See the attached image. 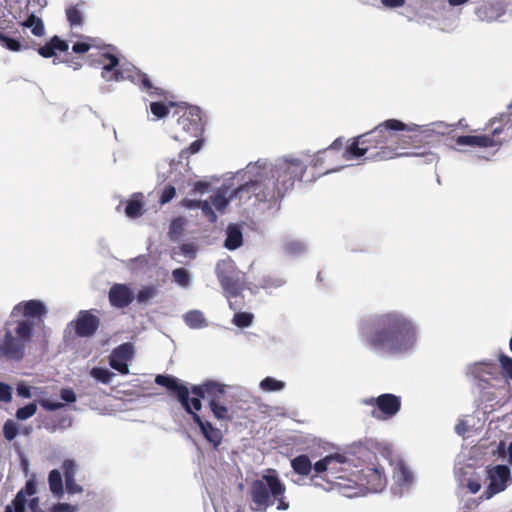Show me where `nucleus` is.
<instances>
[{
    "instance_id": "obj_1",
    "label": "nucleus",
    "mask_w": 512,
    "mask_h": 512,
    "mask_svg": "<svg viewBox=\"0 0 512 512\" xmlns=\"http://www.w3.org/2000/svg\"><path fill=\"white\" fill-rule=\"evenodd\" d=\"M409 130L408 126L400 120H385L374 129L354 137L342 152V158L353 160L364 156L370 161H386L396 157L419 155L404 151L407 142L401 138L400 133ZM420 155H428V153ZM429 155L432 154L429 153Z\"/></svg>"
},
{
    "instance_id": "obj_2",
    "label": "nucleus",
    "mask_w": 512,
    "mask_h": 512,
    "mask_svg": "<svg viewBox=\"0 0 512 512\" xmlns=\"http://www.w3.org/2000/svg\"><path fill=\"white\" fill-rule=\"evenodd\" d=\"M360 331L372 349L390 355L409 351L417 341L415 323L398 311L375 315L361 324Z\"/></svg>"
},
{
    "instance_id": "obj_3",
    "label": "nucleus",
    "mask_w": 512,
    "mask_h": 512,
    "mask_svg": "<svg viewBox=\"0 0 512 512\" xmlns=\"http://www.w3.org/2000/svg\"><path fill=\"white\" fill-rule=\"evenodd\" d=\"M285 493V484L275 470L269 469L267 474L252 481L250 485L252 509L256 512H266L269 507L277 503L278 510H288L290 505L286 500Z\"/></svg>"
},
{
    "instance_id": "obj_4",
    "label": "nucleus",
    "mask_w": 512,
    "mask_h": 512,
    "mask_svg": "<svg viewBox=\"0 0 512 512\" xmlns=\"http://www.w3.org/2000/svg\"><path fill=\"white\" fill-rule=\"evenodd\" d=\"M175 109L173 117H176V128L173 138L176 141H186L191 137H199L203 133L201 111L199 107L185 103L175 104L170 102Z\"/></svg>"
},
{
    "instance_id": "obj_5",
    "label": "nucleus",
    "mask_w": 512,
    "mask_h": 512,
    "mask_svg": "<svg viewBox=\"0 0 512 512\" xmlns=\"http://www.w3.org/2000/svg\"><path fill=\"white\" fill-rule=\"evenodd\" d=\"M348 483H339V486L345 488H359L360 491L380 492L386 484L387 479L384 468L380 465H368L361 469L351 471Z\"/></svg>"
},
{
    "instance_id": "obj_6",
    "label": "nucleus",
    "mask_w": 512,
    "mask_h": 512,
    "mask_svg": "<svg viewBox=\"0 0 512 512\" xmlns=\"http://www.w3.org/2000/svg\"><path fill=\"white\" fill-rule=\"evenodd\" d=\"M32 337V324L28 321L18 322L15 336L7 331L0 346V353L10 360H21L25 355L27 343Z\"/></svg>"
},
{
    "instance_id": "obj_7",
    "label": "nucleus",
    "mask_w": 512,
    "mask_h": 512,
    "mask_svg": "<svg viewBox=\"0 0 512 512\" xmlns=\"http://www.w3.org/2000/svg\"><path fill=\"white\" fill-rule=\"evenodd\" d=\"M306 169L307 166L300 159L285 158L274 165L270 174H272L285 195L288 191L293 189L297 181L302 180Z\"/></svg>"
},
{
    "instance_id": "obj_8",
    "label": "nucleus",
    "mask_w": 512,
    "mask_h": 512,
    "mask_svg": "<svg viewBox=\"0 0 512 512\" xmlns=\"http://www.w3.org/2000/svg\"><path fill=\"white\" fill-rule=\"evenodd\" d=\"M235 195H242L244 193L253 194L256 199L260 202H276L277 200L284 197L283 192L278 186L272 174L270 177H266L257 181L246 182L240 185L238 188L233 190Z\"/></svg>"
},
{
    "instance_id": "obj_9",
    "label": "nucleus",
    "mask_w": 512,
    "mask_h": 512,
    "mask_svg": "<svg viewBox=\"0 0 512 512\" xmlns=\"http://www.w3.org/2000/svg\"><path fill=\"white\" fill-rule=\"evenodd\" d=\"M369 404H375L377 409L372 411V416L379 420L389 419L395 416L401 409L400 397L385 393L375 399H371Z\"/></svg>"
},
{
    "instance_id": "obj_10",
    "label": "nucleus",
    "mask_w": 512,
    "mask_h": 512,
    "mask_svg": "<svg viewBox=\"0 0 512 512\" xmlns=\"http://www.w3.org/2000/svg\"><path fill=\"white\" fill-rule=\"evenodd\" d=\"M507 109L508 112L500 113L486 124L487 128L492 129L496 140H501V144L512 138V101Z\"/></svg>"
},
{
    "instance_id": "obj_11",
    "label": "nucleus",
    "mask_w": 512,
    "mask_h": 512,
    "mask_svg": "<svg viewBox=\"0 0 512 512\" xmlns=\"http://www.w3.org/2000/svg\"><path fill=\"white\" fill-rule=\"evenodd\" d=\"M155 383L167 388L177 397L185 411L187 413H192V409L189 405V389L186 385L181 383L179 379L171 375L158 374L155 377Z\"/></svg>"
},
{
    "instance_id": "obj_12",
    "label": "nucleus",
    "mask_w": 512,
    "mask_h": 512,
    "mask_svg": "<svg viewBox=\"0 0 512 512\" xmlns=\"http://www.w3.org/2000/svg\"><path fill=\"white\" fill-rule=\"evenodd\" d=\"M78 337H91L100 326V319L89 310H81L76 319L69 323Z\"/></svg>"
},
{
    "instance_id": "obj_13",
    "label": "nucleus",
    "mask_w": 512,
    "mask_h": 512,
    "mask_svg": "<svg viewBox=\"0 0 512 512\" xmlns=\"http://www.w3.org/2000/svg\"><path fill=\"white\" fill-rule=\"evenodd\" d=\"M489 486L484 492L486 498L504 491L510 480V469L505 465H497L488 470Z\"/></svg>"
},
{
    "instance_id": "obj_14",
    "label": "nucleus",
    "mask_w": 512,
    "mask_h": 512,
    "mask_svg": "<svg viewBox=\"0 0 512 512\" xmlns=\"http://www.w3.org/2000/svg\"><path fill=\"white\" fill-rule=\"evenodd\" d=\"M105 50L106 49L101 50V58L103 62L101 71L102 78L107 82L124 80L126 78V71L120 69V59L117 55ZM129 76L130 75H127V77Z\"/></svg>"
},
{
    "instance_id": "obj_15",
    "label": "nucleus",
    "mask_w": 512,
    "mask_h": 512,
    "mask_svg": "<svg viewBox=\"0 0 512 512\" xmlns=\"http://www.w3.org/2000/svg\"><path fill=\"white\" fill-rule=\"evenodd\" d=\"M192 417V420L195 424H197L200 428V431L206 441L212 445L214 449H218L223 441V434L220 429L213 426L207 420H203L196 412L189 413Z\"/></svg>"
},
{
    "instance_id": "obj_16",
    "label": "nucleus",
    "mask_w": 512,
    "mask_h": 512,
    "mask_svg": "<svg viewBox=\"0 0 512 512\" xmlns=\"http://www.w3.org/2000/svg\"><path fill=\"white\" fill-rule=\"evenodd\" d=\"M331 457L334 458L332 461L334 470H329V477L333 480H341L342 483H348V478H352L350 473L355 471L356 466L344 455L331 454ZM339 483L337 482L338 485Z\"/></svg>"
},
{
    "instance_id": "obj_17",
    "label": "nucleus",
    "mask_w": 512,
    "mask_h": 512,
    "mask_svg": "<svg viewBox=\"0 0 512 512\" xmlns=\"http://www.w3.org/2000/svg\"><path fill=\"white\" fill-rule=\"evenodd\" d=\"M458 146H471L479 148H489L501 145V140H496L493 131L490 134L483 135H462L455 139Z\"/></svg>"
},
{
    "instance_id": "obj_18",
    "label": "nucleus",
    "mask_w": 512,
    "mask_h": 512,
    "mask_svg": "<svg viewBox=\"0 0 512 512\" xmlns=\"http://www.w3.org/2000/svg\"><path fill=\"white\" fill-rule=\"evenodd\" d=\"M68 48V42L55 35L45 45L39 47L37 51L43 58H51L56 56V51L66 52Z\"/></svg>"
},
{
    "instance_id": "obj_19",
    "label": "nucleus",
    "mask_w": 512,
    "mask_h": 512,
    "mask_svg": "<svg viewBox=\"0 0 512 512\" xmlns=\"http://www.w3.org/2000/svg\"><path fill=\"white\" fill-rule=\"evenodd\" d=\"M143 198L142 193H135L129 200H127L124 211L128 218L135 219L144 214L145 208Z\"/></svg>"
},
{
    "instance_id": "obj_20",
    "label": "nucleus",
    "mask_w": 512,
    "mask_h": 512,
    "mask_svg": "<svg viewBox=\"0 0 512 512\" xmlns=\"http://www.w3.org/2000/svg\"><path fill=\"white\" fill-rule=\"evenodd\" d=\"M216 271L222 288H236L234 270L230 265L226 263L217 264Z\"/></svg>"
},
{
    "instance_id": "obj_21",
    "label": "nucleus",
    "mask_w": 512,
    "mask_h": 512,
    "mask_svg": "<svg viewBox=\"0 0 512 512\" xmlns=\"http://www.w3.org/2000/svg\"><path fill=\"white\" fill-rule=\"evenodd\" d=\"M207 386V394L206 398L208 400L209 406H211L214 403H218L222 400H224L225 394H226V386L210 380L206 382Z\"/></svg>"
},
{
    "instance_id": "obj_22",
    "label": "nucleus",
    "mask_w": 512,
    "mask_h": 512,
    "mask_svg": "<svg viewBox=\"0 0 512 512\" xmlns=\"http://www.w3.org/2000/svg\"><path fill=\"white\" fill-rule=\"evenodd\" d=\"M133 298V290H109V300L117 308L128 306Z\"/></svg>"
},
{
    "instance_id": "obj_23",
    "label": "nucleus",
    "mask_w": 512,
    "mask_h": 512,
    "mask_svg": "<svg viewBox=\"0 0 512 512\" xmlns=\"http://www.w3.org/2000/svg\"><path fill=\"white\" fill-rule=\"evenodd\" d=\"M330 156L328 155V151H319L314 159L312 160V165L315 168H321L320 174H328L330 172H335L339 169L338 166L333 165L330 162Z\"/></svg>"
},
{
    "instance_id": "obj_24",
    "label": "nucleus",
    "mask_w": 512,
    "mask_h": 512,
    "mask_svg": "<svg viewBox=\"0 0 512 512\" xmlns=\"http://www.w3.org/2000/svg\"><path fill=\"white\" fill-rule=\"evenodd\" d=\"M0 45L12 52H19L30 48L27 41H20L18 38L9 37L3 32H0Z\"/></svg>"
},
{
    "instance_id": "obj_25",
    "label": "nucleus",
    "mask_w": 512,
    "mask_h": 512,
    "mask_svg": "<svg viewBox=\"0 0 512 512\" xmlns=\"http://www.w3.org/2000/svg\"><path fill=\"white\" fill-rule=\"evenodd\" d=\"M291 467L295 473L307 476L312 470V463L307 455L302 454L291 460Z\"/></svg>"
},
{
    "instance_id": "obj_26",
    "label": "nucleus",
    "mask_w": 512,
    "mask_h": 512,
    "mask_svg": "<svg viewBox=\"0 0 512 512\" xmlns=\"http://www.w3.org/2000/svg\"><path fill=\"white\" fill-rule=\"evenodd\" d=\"M184 321L191 329H200L208 325L203 313L199 310L188 311L184 315Z\"/></svg>"
},
{
    "instance_id": "obj_27",
    "label": "nucleus",
    "mask_w": 512,
    "mask_h": 512,
    "mask_svg": "<svg viewBox=\"0 0 512 512\" xmlns=\"http://www.w3.org/2000/svg\"><path fill=\"white\" fill-rule=\"evenodd\" d=\"M48 483L50 491L53 495L61 497L64 493L62 476L59 470L53 469L48 476Z\"/></svg>"
},
{
    "instance_id": "obj_28",
    "label": "nucleus",
    "mask_w": 512,
    "mask_h": 512,
    "mask_svg": "<svg viewBox=\"0 0 512 512\" xmlns=\"http://www.w3.org/2000/svg\"><path fill=\"white\" fill-rule=\"evenodd\" d=\"M92 47H97L100 50H103L109 48L110 45H99L95 38L86 37L85 41L74 43L72 46V51L76 54H84L88 52Z\"/></svg>"
},
{
    "instance_id": "obj_29",
    "label": "nucleus",
    "mask_w": 512,
    "mask_h": 512,
    "mask_svg": "<svg viewBox=\"0 0 512 512\" xmlns=\"http://www.w3.org/2000/svg\"><path fill=\"white\" fill-rule=\"evenodd\" d=\"M243 236L242 232L237 227H229L227 231V238L225 240V247L229 250H235L242 245Z\"/></svg>"
},
{
    "instance_id": "obj_30",
    "label": "nucleus",
    "mask_w": 512,
    "mask_h": 512,
    "mask_svg": "<svg viewBox=\"0 0 512 512\" xmlns=\"http://www.w3.org/2000/svg\"><path fill=\"white\" fill-rule=\"evenodd\" d=\"M22 313L27 317H38L44 313V306L40 301L30 300L24 303Z\"/></svg>"
},
{
    "instance_id": "obj_31",
    "label": "nucleus",
    "mask_w": 512,
    "mask_h": 512,
    "mask_svg": "<svg viewBox=\"0 0 512 512\" xmlns=\"http://www.w3.org/2000/svg\"><path fill=\"white\" fill-rule=\"evenodd\" d=\"M238 195H235L233 192L229 196V198L226 197V192L222 190H218L214 195L210 197L211 204L218 210L223 211L228 203L229 200H232L234 197H237Z\"/></svg>"
},
{
    "instance_id": "obj_32",
    "label": "nucleus",
    "mask_w": 512,
    "mask_h": 512,
    "mask_svg": "<svg viewBox=\"0 0 512 512\" xmlns=\"http://www.w3.org/2000/svg\"><path fill=\"white\" fill-rule=\"evenodd\" d=\"M230 307L233 310H241L244 307V296L242 290H225Z\"/></svg>"
},
{
    "instance_id": "obj_33",
    "label": "nucleus",
    "mask_w": 512,
    "mask_h": 512,
    "mask_svg": "<svg viewBox=\"0 0 512 512\" xmlns=\"http://www.w3.org/2000/svg\"><path fill=\"white\" fill-rule=\"evenodd\" d=\"M66 17L72 27L83 25V14L77 5H72L66 9Z\"/></svg>"
},
{
    "instance_id": "obj_34",
    "label": "nucleus",
    "mask_w": 512,
    "mask_h": 512,
    "mask_svg": "<svg viewBox=\"0 0 512 512\" xmlns=\"http://www.w3.org/2000/svg\"><path fill=\"white\" fill-rule=\"evenodd\" d=\"M22 25L24 27L31 28V31L35 36L40 37L44 34V25L42 20L33 14L30 15Z\"/></svg>"
},
{
    "instance_id": "obj_35",
    "label": "nucleus",
    "mask_w": 512,
    "mask_h": 512,
    "mask_svg": "<svg viewBox=\"0 0 512 512\" xmlns=\"http://www.w3.org/2000/svg\"><path fill=\"white\" fill-rule=\"evenodd\" d=\"M209 408H210L211 412L213 413V416L217 420L229 421L232 419V416L229 413V409L224 404L223 400L218 403L213 402V404L211 406H209Z\"/></svg>"
},
{
    "instance_id": "obj_36",
    "label": "nucleus",
    "mask_w": 512,
    "mask_h": 512,
    "mask_svg": "<svg viewBox=\"0 0 512 512\" xmlns=\"http://www.w3.org/2000/svg\"><path fill=\"white\" fill-rule=\"evenodd\" d=\"M260 388L266 392H276L285 388V382L277 380L273 377H266L261 380Z\"/></svg>"
},
{
    "instance_id": "obj_37",
    "label": "nucleus",
    "mask_w": 512,
    "mask_h": 512,
    "mask_svg": "<svg viewBox=\"0 0 512 512\" xmlns=\"http://www.w3.org/2000/svg\"><path fill=\"white\" fill-rule=\"evenodd\" d=\"M72 425V420L69 416H61L57 418L55 421L46 422L45 428L51 433L56 432L57 430H63Z\"/></svg>"
},
{
    "instance_id": "obj_38",
    "label": "nucleus",
    "mask_w": 512,
    "mask_h": 512,
    "mask_svg": "<svg viewBox=\"0 0 512 512\" xmlns=\"http://www.w3.org/2000/svg\"><path fill=\"white\" fill-rule=\"evenodd\" d=\"M134 354V349L131 343H123L116 347L112 355L115 356V358H119L120 360L128 361L131 360Z\"/></svg>"
},
{
    "instance_id": "obj_39",
    "label": "nucleus",
    "mask_w": 512,
    "mask_h": 512,
    "mask_svg": "<svg viewBox=\"0 0 512 512\" xmlns=\"http://www.w3.org/2000/svg\"><path fill=\"white\" fill-rule=\"evenodd\" d=\"M138 75V81L141 83L143 89L147 90L150 95H158L162 96L164 95V90L158 87H154L153 84L150 81V78L147 74L142 72H137Z\"/></svg>"
},
{
    "instance_id": "obj_40",
    "label": "nucleus",
    "mask_w": 512,
    "mask_h": 512,
    "mask_svg": "<svg viewBox=\"0 0 512 512\" xmlns=\"http://www.w3.org/2000/svg\"><path fill=\"white\" fill-rule=\"evenodd\" d=\"M27 500L23 496L22 492H17L11 505L5 507L4 512H25Z\"/></svg>"
},
{
    "instance_id": "obj_41",
    "label": "nucleus",
    "mask_w": 512,
    "mask_h": 512,
    "mask_svg": "<svg viewBox=\"0 0 512 512\" xmlns=\"http://www.w3.org/2000/svg\"><path fill=\"white\" fill-rule=\"evenodd\" d=\"M203 144L204 140L198 138L193 141L187 148L182 149L179 153V162H182L184 159L188 160L191 155L198 153L203 147Z\"/></svg>"
},
{
    "instance_id": "obj_42",
    "label": "nucleus",
    "mask_w": 512,
    "mask_h": 512,
    "mask_svg": "<svg viewBox=\"0 0 512 512\" xmlns=\"http://www.w3.org/2000/svg\"><path fill=\"white\" fill-rule=\"evenodd\" d=\"M91 376L103 384H109L112 378L115 376L113 372L106 368L94 367L91 372Z\"/></svg>"
},
{
    "instance_id": "obj_43",
    "label": "nucleus",
    "mask_w": 512,
    "mask_h": 512,
    "mask_svg": "<svg viewBox=\"0 0 512 512\" xmlns=\"http://www.w3.org/2000/svg\"><path fill=\"white\" fill-rule=\"evenodd\" d=\"M397 479L402 484H409L413 480V475L410 469L402 462L398 463L395 467Z\"/></svg>"
},
{
    "instance_id": "obj_44",
    "label": "nucleus",
    "mask_w": 512,
    "mask_h": 512,
    "mask_svg": "<svg viewBox=\"0 0 512 512\" xmlns=\"http://www.w3.org/2000/svg\"><path fill=\"white\" fill-rule=\"evenodd\" d=\"M334 458L330 455L325 456L323 459L317 461L312 468L315 470L316 473L321 474L323 472L327 473V476L329 477V470H334L333 465Z\"/></svg>"
},
{
    "instance_id": "obj_45",
    "label": "nucleus",
    "mask_w": 512,
    "mask_h": 512,
    "mask_svg": "<svg viewBox=\"0 0 512 512\" xmlns=\"http://www.w3.org/2000/svg\"><path fill=\"white\" fill-rule=\"evenodd\" d=\"M169 105H166L162 102H151L150 104V110L151 113L157 118L161 119L166 117L169 114Z\"/></svg>"
},
{
    "instance_id": "obj_46",
    "label": "nucleus",
    "mask_w": 512,
    "mask_h": 512,
    "mask_svg": "<svg viewBox=\"0 0 512 512\" xmlns=\"http://www.w3.org/2000/svg\"><path fill=\"white\" fill-rule=\"evenodd\" d=\"M18 425L13 420L8 419L3 425V435L7 441H12L18 434Z\"/></svg>"
},
{
    "instance_id": "obj_47",
    "label": "nucleus",
    "mask_w": 512,
    "mask_h": 512,
    "mask_svg": "<svg viewBox=\"0 0 512 512\" xmlns=\"http://www.w3.org/2000/svg\"><path fill=\"white\" fill-rule=\"evenodd\" d=\"M174 281L180 286H188L190 282V276L185 268H177L172 272Z\"/></svg>"
},
{
    "instance_id": "obj_48",
    "label": "nucleus",
    "mask_w": 512,
    "mask_h": 512,
    "mask_svg": "<svg viewBox=\"0 0 512 512\" xmlns=\"http://www.w3.org/2000/svg\"><path fill=\"white\" fill-rule=\"evenodd\" d=\"M37 411V405L35 403H29L24 407L19 408L16 411V418L18 420H26L35 415Z\"/></svg>"
},
{
    "instance_id": "obj_49",
    "label": "nucleus",
    "mask_w": 512,
    "mask_h": 512,
    "mask_svg": "<svg viewBox=\"0 0 512 512\" xmlns=\"http://www.w3.org/2000/svg\"><path fill=\"white\" fill-rule=\"evenodd\" d=\"M253 315L247 312H239L234 315L233 322L240 328H245L251 325Z\"/></svg>"
},
{
    "instance_id": "obj_50",
    "label": "nucleus",
    "mask_w": 512,
    "mask_h": 512,
    "mask_svg": "<svg viewBox=\"0 0 512 512\" xmlns=\"http://www.w3.org/2000/svg\"><path fill=\"white\" fill-rule=\"evenodd\" d=\"M62 469L66 480H72V478H75L76 471H77V465L74 460L72 459H66L63 461Z\"/></svg>"
},
{
    "instance_id": "obj_51",
    "label": "nucleus",
    "mask_w": 512,
    "mask_h": 512,
    "mask_svg": "<svg viewBox=\"0 0 512 512\" xmlns=\"http://www.w3.org/2000/svg\"><path fill=\"white\" fill-rule=\"evenodd\" d=\"M53 63H65L67 66L73 68L74 70H78L82 67V60L78 57H73L71 55H67L63 59L54 58Z\"/></svg>"
},
{
    "instance_id": "obj_52",
    "label": "nucleus",
    "mask_w": 512,
    "mask_h": 512,
    "mask_svg": "<svg viewBox=\"0 0 512 512\" xmlns=\"http://www.w3.org/2000/svg\"><path fill=\"white\" fill-rule=\"evenodd\" d=\"M498 359H499L503 374L507 378L512 380V358L505 354H500Z\"/></svg>"
},
{
    "instance_id": "obj_53",
    "label": "nucleus",
    "mask_w": 512,
    "mask_h": 512,
    "mask_svg": "<svg viewBox=\"0 0 512 512\" xmlns=\"http://www.w3.org/2000/svg\"><path fill=\"white\" fill-rule=\"evenodd\" d=\"M110 366L117 370L119 373L126 375L129 373V367L126 361L120 360L119 358H115L114 355L110 356Z\"/></svg>"
},
{
    "instance_id": "obj_54",
    "label": "nucleus",
    "mask_w": 512,
    "mask_h": 512,
    "mask_svg": "<svg viewBox=\"0 0 512 512\" xmlns=\"http://www.w3.org/2000/svg\"><path fill=\"white\" fill-rule=\"evenodd\" d=\"M18 492H22L23 496H32L37 492V482L35 475H32L30 479H28L25 483V486L19 490Z\"/></svg>"
},
{
    "instance_id": "obj_55",
    "label": "nucleus",
    "mask_w": 512,
    "mask_h": 512,
    "mask_svg": "<svg viewBox=\"0 0 512 512\" xmlns=\"http://www.w3.org/2000/svg\"><path fill=\"white\" fill-rule=\"evenodd\" d=\"M176 195V189L174 186L172 185H167L161 195H160V199H159V202L163 205V204H166L168 202H170Z\"/></svg>"
},
{
    "instance_id": "obj_56",
    "label": "nucleus",
    "mask_w": 512,
    "mask_h": 512,
    "mask_svg": "<svg viewBox=\"0 0 512 512\" xmlns=\"http://www.w3.org/2000/svg\"><path fill=\"white\" fill-rule=\"evenodd\" d=\"M12 400V387L6 383L0 382V401L9 403Z\"/></svg>"
},
{
    "instance_id": "obj_57",
    "label": "nucleus",
    "mask_w": 512,
    "mask_h": 512,
    "mask_svg": "<svg viewBox=\"0 0 512 512\" xmlns=\"http://www.w3.org/2000/svg\"><path fill=\"white\" fill-rule=\"evenodd\" d=\"M200 209L202 210L203 214L209 219L210 222H215L217 219V215L212 209V205L209 201L205 200L202 201L200 205Z\"/></svg>"
},
{
    "instance_id": "obj_58",
    "label": "nucleus",
    "mask_w": 512,
    "mask_h": 512,
    "mask_svg": "<svg viewBox=\"0 0 512 512\" xmlns=\"http://www.w3.org/2000/svg\"><path fill=\"white\" fill-rule=\"evenodd\" d=\"M50 512H76V507L68 503H56L51 507Z\"/></svg>"
},
{
    "instance_id": "obj_59",
    "label": "nucleus",
    "mask_w": 512,
    "mask_h": 512,
    "mask_svg": "<svg viewBox=\"0 0 512 512\" xmlns=\"http://www.w3.org/2000/svg\"><path fill=\"white\" fill-rule=\"evenodd\" d=\"M60 397L67 403H73L76 401V394L71 388H63L60 391Z\"/></svg>"
},
{
    "instance_id": "obj_60",
    "label": "nucleus",
    "mask_w": 512,
    "mask_h": 512,
    "mask_svg": "<svg viewBox=\"0 0 512 512\" xmlns=\"http://www.w3.org/2000/svg\"><path fill=\"white\" fill-rule=\"evenodd\" d=\"M342 147H343V138L339 137V138L335 139L332 142V144L328 148H326L324 150L328 151V155L330 156V158H332L333 152L334 151L338 152V151L342 150Z\"/></svg>"
},
{
    "instance_id": "obj_61",
    "label": "nucleus",
    "mask_w": 512,
    "mask_h": 512,
    "mask_svg": "<svg viewBox=\"0 0 512 512\" xmlns=\"http://www.w3.org/2000/svg\"><path fill=\"white\" fill-rule=\"evenodd\" d=\"M66 490L70 494H76L82 492V487L76 483L75 478H72V480H66Z\"/></svg>"
},
{
    "instance_id": "obj_62",
    "label": "nucleus",
    "mask_w": 512,
    "mask_h": 512,
    "mask_svg": "<svg viewBox=\"0 0 512 512\" xmlns=\"http://www.w3.org/2000/svg\"><path fill=\"white\" fill-rule=\"evenodd\" d=\"M191 392H192V394H194L196 396L195 398H202V399L206 398V394H207L206 382L202 385L192 386Z\"/></svg>"
},
{
    "instance_id": "obj_63",
    "label": "nucleus",
    "mask_w": 512,
    "mask_h": 512,
    "mask_svg": "<svg viewBox=\"0 0 512 512\" xmlns=\"http://www.w3.org/2000/svg\"><path fill=\"white\" fill-rule=\"evenodd\" d=\"M41 406L45 410H47V411H55V410L63 408L64 404L61 403V402H54V401H50V400H43L41 402Z\"/></svg>"
},
{
    "instance_id": "obj_64",
    "label": "nucleus",
    "mask_w": 512,
    "mask_h": 512,
    "mask_svg": "<svg viewBox=\"0 0 512 512\" xmlns=\"http://www.w3.org/2000/svg\"><path fill=\"white\" fill-rule=\"evenodd\" d=\"M17 393L19 396L23 398H30L31 397V389L29 386L20 384L17 386Z\"/></svg>"
}]
</instances>
